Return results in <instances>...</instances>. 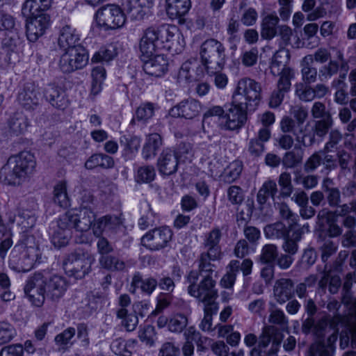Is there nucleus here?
Instances as JSON below:
<instances>
[{
  "instance_id": "obj_1",
  "label": "nucleus",
  "mask_w": 356,
  "mask_h": 356,
  "mask_svg": "<svg viewBox=\"0 0 356 356\" xmlns=\"http://www.w3.org/2000/svg\"><path fill=\"white\" fill-rule=\"evenodd\" d=\"M67 287L68 283L62 276L55 275L45 277L41 273H35L28 280L24 293L33 305L40 307L45 298L58 301L63 296Z\"/></svg>"
},
{
  "instance_id": "obj_2",
  "label": "nucleus",
  "mask_w": 356,
  "mask_h": 356,
  "mask_svg": "<svg viewBox=\"0 0 356 356\" xmlns=\"http://www.w3.org/2000/svg\"><path fill=\"white\" fill-rule=\"evenodd\" d=\"M35 167L36 161L31 152L13 155L0 170V181L6 185L19 186L32 177Z\"/></svg>"
},
{
  "instance_id": "obj_3",
  "label": "nucleus",
  "mask_w": 356,
  "mask_h": 356,
  "mask_svg": "<svg viewBox=\"0 0 356 356\" xmlns=\"http://www.w3.org/2000/svg\"><path fill=\"white\" fill-rule=\"evenodd\" d=\"M215 269L211 272L191 271L186 277L188 293L195 298L204 307L218 306L216 301L218 297V290L216 288V282L213 275L216 277Z\"/></svg>"
},
{
  "instance_id": "obj_4",
  "label": "nucleus",
  "mask_w": 356,
  "mask_h": 356,
  "mask_svg": "<svg viewBox=\"0 0 356 356\" xmlns=\"http://www.w3.org/2000/svg\"><path fill=\"white\" fill-rule=\"evenodd\" d=\"M224 44L214 38L206 40L200 46L201 63L208 74H216L224 68L227 56Z\"/></svg>"
},
{
  "instance_id": "obj_5",
  "label": "nucleus",
  "mask_w": 356,
  "mask_h": 356,
  "mask_svg": "<svg viewBox=\"0 0 356 356\" xmlns=\"http://www.w3.org/2000/svg\"><path fill=\"white\" fill-rule=\"evenodd\" d=\"M92 204H93L92 195L90 193L85 194L82 197V203L79 209L69 210L61 216L63 217L62 223H67L72 229H75L79 232L89 230L95 218Z\"/></svg>"
},
{
  "instance_id": "obj_6",
  "label": "nucleus",
  "mask_w": 356,
  "mask_h": 356,
  "mask_svg": "<svg viewBox=\"0 0 356 356\" xmlns=\"http://www.w3.org/2000/svg\"><path fill=\"white\" fill-rule=\"evenodd\" d=\"M222 237L221 230L218 227L211 229L206 236L203 243V251L198 259V268L201 272H211L216 268V262L222 257L219 245Z\"/></svg>"
},
{
  "instance_id": "obj_7",
  "label": "nucleus",
  "mask_w": 356,
  "mask_h": 356,
  "mask_svg": "<svg viewBox=\"0 0 356 356\" xmlns=\"http://www.w3.org/2000/svg\"><path fill=\"white\" fill-rule=\"evenodd\" d=\"M290 113L295 120L284 116L280 122V129L284 133H291L297 142L305 145V138L309 135L308 124L304 125L308 117L307 110L296 105L291 107Z\"/></svg>"
},
{
  "instance_id": "obj_8",
  "label": "nucleus",
  "mask_w": 356,
  "mask_h": 356,
  "mask_svg": "<svg viewBox=\"0 0 356 356\" xmlns=\"http://www.w3.org/2000/svg\"><path fill=\"white\" fill-rule=\"evenodd\" d=\"M33 238L27 237L26 243L22 242L15 245L10 253L9 265L17 272H28L31 270L37 260L38 250L35 245H29V241Z\"/></svg>"
},
{
  "instance_id": "obj_9",
  "label": "nucleus",
  "mask_w": 356,
  "mask_h": 356,
  "mask_svg": "<svg viewBox=\"0 0 356 356\" xmlns=\"http://www.w3.org/2000/svg\"><path fill=\"white\" fill-rule=\"evenodd\" d=\"M260 84L250 78L241 79L233 93V104L246 106L250 111H254L258 106L261 97Z\"/></svg>"
},
{
  "instance_id": "obj_10",
  "label": "nucleus",
  "mask_w": 356,
  "mask_h": 356,
  "mask_svg": "<svg viewBox=\"0 0 356 356\" xmlns=\"http://www.w3.org/2000/svg\"><path fill=\"white\" fill-rule=\"evenodd\" d=\"M94 261V257L88 251L76 249L65 256L63 266L70 276L82 279L91 271Z\"/></svg>"
},
{
  "instance_id": "obj_11",
  "label": "nucleus",
  "mask_w": 356,
  "mask_h": 356,
  "mask_svg": "<svg viewBox=\"0 0 356 356\" xmlns=\"http://www.w3.org/2000/svg\"><path fill=\"white\" fill-rule=\"evenodd\" d=\"M88 62V55L83 47L65 50L61 55L58 66L64 73H70L83 68Z\"/></svg>"
},
{
  "instance_id": "obj_12",
  "label": "nucleus",
  "mask_w": 356,
  "mask_h": 356,
  "mask_svg": "<svg viewBox=\"0 0 356 356\" xmlns=\"http://www.w3.org/2000/svg\"><path fill=\"white\" fill-rule=\"evenodd\" d=\"M96 20L100 26L114 29L124 25L125 17L118 6L108 5L97 10Z\"/></svg>"
},
{
  "instance_id": "obj_13",
  "label": "nucleus",
  "mask_w": 356,
  "mask_h": 356,
  "mask_svg": "<svg viewBox=\"0 0 356 356\" xmlns=\"http://www.w3.org/2000/svg\"><path fill=\"white\" fill-rule=\"evenodd\" d=\"M249 111L246 106L233 104L228 109L225 116H222L220 126L225 130L235 131L240 129L247 120V111Z\"/></svg>"
},
{
  "instance_id": "obj_14",
  "label": "nucleus",
  "mask_w": 356,
  "mask_h": 356,
  "mask_svg": "<svg viewBox=\"0 0 356 356\" xmlns=\"http://www.w3.org/2000/svg\"><path fill=\"white\" fill-rule=\"evenodd\" d=\"M172 236L171 229L167 227H162L147 232L142 237L141 243L152 251L159 250L167 245Z\"/></svg>"
},
{
  "instance_id": "obj_15",
  "label": "nucleus",
  "mask_w": 356,
  "mask_h": 356,
  "mask_svg": "<svg viewBox=\"0 0 356 356\" xmlns=\"http://www.w3.org/2000/svg\"><path fill=\"white\" fill-rule=\"evenodd\" d=\"M160 38L161 44H166V47L175 51H181L184 45L185 41L176 26L162 25L159 26Z\"/></svg>"
},
{
  "instance_id": "obj_16",
  "label": "nucleus",
  "mask_w": 356,
  "mask_h": 356,
  "mask_svg": "<svg viewBox=\"0 0 356 356\" xmlns=\"http://www.w3.org/2000/svg\"><path fill=\"white\" fill-rule=\"evenodd\" d=\"M202 110L199 101L188 98L179 102L169 111V115L173 118H183L191 120L198 116Z\"/></svg>"
},
{
  "instance_id": "obj_17",
  "label": "nucleus",
  "mask_w": 356,
  "mask_h": 356,
  "mask_svg": "<svg viewBox=\"0 0 356 356\" xmlns=\"http://www.w3.org/2000/svg\"><path fill=\"white\" fill-rule=\"evenodd\" d=\"M179 154V152H175L168 148L163 149L156 162V166L161 175L170 176L177 172Z\"/></svg>"
},
{
  "instance_id": "obj_18",
  "label": "nucleus",
  "mask_w": 356,
  "mask_h": 356,
  "mask_svg": "<svg viewBox=\"0 0 356 356\" xmlns=\"http://www.w3.org/2000/svg\"><path fill=\"white\" fill-rule=\"evenodd\" d=\"M48 15H29L26 20V36L29 41L35 42L44 35L49 24Z\"/></svg>"
},
{
  "instance_id": "obj_19",
  "label": "nucleus",
  "mask_w": 356,
  "mask_h": 356,
  "mask_svg": "<svg viewBox=\"0 0 356 356\" xmlns=\"http://www.w3.org/2000/svg\"><path fill=\"white\" fill-rule=\"evenodd\" d=\"M40 92L34 83H26L19 90L17 100L26 110H35L40 104Z\"/></svg>"
},
{
  "instance_id": "obj_20",
  "label": "nucleus",
  "mask_w": 356,
  "mask_h": 356,
  "mask_svg": "<svg viewBox=\"0 0 356 356\" xmlns=\"http://www.w3.org/2000/svg\"><path fill=\"white\" fill-rule=\"evenodd\" d=\"M159 26L146 29L140 40V50L143 56L151 57L156 52L159 42H161Z\"/></svg>"
},
{
  "instance_id": "obj_21",
  "label": "nucleus",
  "mask_w": 356,
  "mask_h": 356,
  "mask_svg": "<svg viewBox=\"0 0 356 356\" xmlns=\"http://www.w3.org/2000/svg\"><path fill=\"white\" fill-rule=\"evenodd\" d=\"M337 60H330L326 65H323L318 71V79L324 82L330 79L333 75L337 74L339 69L345 73L348 70V62L345 60L343 54L341 51L337 54Z\"/></svg>"
},
{
  "instance_id": "obj_22",
  "label": "nucleus",
  "mask_w": 356,
  "mask_h": 356,
  "mask_svg": "<svg viewBox=\"0 0 356 356\" xmlns=\"http://www.w3.org/2000/svg\"><path fill=\"white\" fill-rule=\"evenodd\" d=\"M44 97L50 104L58 109L64 110L69 104L65 92L60 87L49 83L44 89Z\"/></svg>"
},
{
  "instance_id": "obj_23",
  "label": "nucleus",
  "mask_w": 356,
  "mask_h": 356,
  "mask_svg": "<svg viewBox=\"0 0 356 356\" xmlns=\"http://www.w3.org/2000/svg\"><path fill=\"white\" fill-rule=\"evenodd\" d=\"M202 70L195 58H191L184 62L178 73V81L180 83H190L201 78Z\"/></svg>"
},
{
  "instance_id": "obj_24",
  "label": "nucleus",
  "mask_w": 356,
  "mask_h": 356,
  "mask_svg": "<svg viewBox=\"0 0 356 356\" xmlns=\"http://www.w3.org/2000/svg\"><path fill=\"white\" fill-rule=\"evenodd\" d=\"M145 62L143 70L145 72L156 77L163 76L168 70V61L163 54L156 55Z\"/></svg>"
},
{
  "instance_id": "obj_25",
  "label": "nucleus",
  "mask_w": 356,
  "mask_h": 356,
  "mask_svg": "<svg viewBox=\"0 0 356 356\" xmlns=\"http://www.w3.org/2000/svg\"><path fill=\"white\" fill-rule=\"evenodd\" d=\"M153 5L152 0H129L125 6L127 15L132 20H141Z\"/></svg>"
},
{
  "instance_id": "obj_26",
  "label": "nucleus",
  "mask_w": 356,
  "mask_h": 356,
  "mask_svg": "<svg viewBox=\"0 0 356 356\" xmlns=\"http://www.w3.org/2000/svg\"><path fill=\"white\" fill-rule=\"evenodd\" d=\"M120 218L117 216L106 215L96 220L92 227V231L97 237L104 232H115L121 225Z\"/></svg>"
},
{
  "instance_id": "obj_27",
  "label": "nucleus",
  "mask_w": 356,
  "mask_h": 356,
  "mask_svg": "<svg viewBox=\"0 0 356 356\" xmlns=\"http://www.w3.org/2000/svg\"><path fill=\"white\" fill-rule=\"evenodd\" d=\"M275 298L280 304L289 300L293 295V282L291 279L281 278L277 280L273 287Z\"/></svg>"
},
{
  "instance_id": "obj_28",
  "label": "nucleus",
  "mask_w": 356,
  "mask_h": 356,
  "mask_svg": "<svg viewBox=\"0 0 356 356\" xmlns=\"http://www.w3.org/2000/svg\"><path fill=\"white\" fill-rule=\"evenodd\" d=\"M79 36L74 29L69 25H65L61 29L58 44L63 51L72 48L83 47L79 44Z\"/></svg>"
},
{
  "instance_id": "obj_29",
  "label": "nucleus",
  "mask_w": 356,
  "mask_h": 356,
  "mask_svg": "<svg viewBox=\"0 0 356 356\" xmlns=\"http://www.w3.org/2000/svg\"><path fill=\"white\" fill-rule=\"evenodd\" d=\"M280 18L273 13L264 16L261 22V37L264 40H271L277 35Z\"/></svg>"
},
{
  "instance_id": "obj_30",
  "label": "nucleus",
  "mask_w": 356,
  "mask_h": 356,
  "mask_svg": "<svg viewBox=\"0 0 356 356\" xmlns=\"http://www.w3.org/2000/svg\"><path fill=\"white\" fill-rule=\"evenodd\" d=\"M63 217L58 220L57 228L51 235V242L56 248H61L68 244L72 236V228L67 223L63 222Z\"/></svg>"
},
{
  "instance_id": "obj_31",
  "label": "nucleus",
  "mask_w": 356,
  "mask_h": 356,
  "mask_svg": "<svg viewBox=\"0 0 356 356\" xmlns=\"http://www.w3.org/2000/svg\"><path fill=\"white\" fill-rule=\"evenodd\" d=\"M52 0H26L22 6L24 15H47V11L51 6Z\"/></svg>"
},
{
  "instance_id": "obj_32",
  "label": "nucleus",
  "mask_w": 356,
  "mask_h": 356,
  "mask_svg": "<svg viewBox=\"0 0 356 356\" xmlns=\"http://www.w3.org/2000/svg\"><path fill=\"white\" fill-rule=\"evenodd\" d=\"M166 12L172 19L185 15L191 8L190 0H165Z\"/></svg>"
},
{
  "instance_id": "obj_33",
  "label": "nucleus",
  "mask_w": 356,
  "mask_h": 356,
  "mask_svg": "<svg viewBox=\"0 0 356 356\" xmlns=\"http://www.w3.org/2000/svg\"><path fill=\"white\" fill-rule=\"evenodd\" d=\"M163 145L161 136L157 133L149 134L142 149V155L145 160H148L156 154V152Z\"/></svg>"
},
{
  "instance_id": "obj_34",
  "label": "nucleus",
  "mask_w": 356,
  "mask_h": 356,
  "mask_svg": "<svg viewBox=\"0 0 356 356\" xmlns=\"http://www.w3.org/2000/svg\"><path fill=\"white\" fill-rule=\"evenodd\" d=\"M99 264L102 268L111 272L123 271L127 268L125 261L121 257L113 254L99 257Z\"/></svg>"
},
{
  "instance_id": "obj_35",
  "label": "nucleus",
  "mask_w": 356,
  "mask_h": 356,
  "mask_svg": "<svg viewBox=\"0 0 356 356\" xmlns=\"http://www.w3.org/2000/svg\"><path fill=\"white\" fill-rule=\"evenodd\" d=\"M115 161L113 157L105 154H94L85 163L86 168L92 170L95 168L110 169L114 167Z\"/></svg>"
},
{
  "instance_id": "obj_36",
  "label": "nucleus",
  "mask_w": 356,
  "mask_h": 356,
  "mask_svg": "<svg viewBox=\"0 0 356 356\" xmlns=\"http://www.w3.org/2000/svg\"><path fill=\"white\" fill-rule=\"evenodd\" d=\"M290 54L286 49H279L273 55L270 69L273 75L280 74L284 68H290L286 66L289 61Z\"/></svg>"
},
{
  "instance_id": "obj_37",
  "label": "nucleus",
  "mask_w": 356,
  "mask_h": 356,
  "mask_svg": "<svg viewBox=\"0 0 356 356\" xmlns=\"http://www.w3.org/2000/svg\"><path fill=\"white\" fill-rule=\"evenodd\" d=\"M8 124L10 131L13 134L18 136L27 130L29 120L22 113H17L10 118Z\"/></svg>"
},
{
  "instance_id": "obj_38",
  "label": "nucleus",
  "mask_w": 356,
  "mask_h": 356,
  "mask_svg": "<svg viewBox=\"0 0 356 356\" xmlns=\"http://www.w3.org/2000/svg\"><path fill=\"white\" fill-rule=\"evenodd\" d=\"M17 221V223L21 224L25 229L32 228L36 221V218L34 212L29 210L19 209L17 211V216H13L10 214L9 216V221L14 222Z\"/></svg>"
},
{
  "instance_id": "obj_39",
  "label": "nucleus",
  "mask_w": 356,
  "mask_h": 356,
  "mask_svg": "<svg viewBox=\"0 0 356 356\" xmlns=\"http://www.w3.org/2000/svg\"><path fill=\"white\" fill-rule=\"evenodd\" d=\"M277 193V184L273 180H267L265 181L257 195V200L261 205L264 204L269 197L274 200L275 195Z\"/></svg>"
},
{
  "instance_id": "obj_40",
  "label": "nucleus",
  "mask_w": 356,
  "mask_h": 356,
  "mask_svg": "<svg viewBox=\"0 0 356 356\" xmlns=\"http://www.w3.org/2000/svg\"><path fill=\"white\" fill-rule=\"evenodd\" d=\"M301 74L302 80L305 83L310 84L314 83L318 75L316 67L313 66L312 58L305 56L301 63Z\"/></svg>"
},
{
  "instance_id": "obj_41",
  "label": "nucleus",
  "mask_w": 356,
  "mask_h": 356,
  "mask_svg": "<svg viewBox=\"0 0 356 356\" xmlns=\"http://www.w3.org/2000/svg\"><path fill=\"white\" fill-rule=\"evenodd\" d=\"M158 281L152 277L143 279L139 273H136L132 277L131 285L140 288L143 292L150 295L156 289Z\"/></svg>"
},
{
  "instance_id": "obj_42",
  "label": "nucleus",
  "mask_w": 356,
  "mask_h": 356,
  "mask_svg": "<svg viewBox=\"0 0 356 356\" xmlns=\"http://www.w3.org/2000/svg\"><path fill=\"white\" fill-rule=\"evenodd\" d=\"M156 177V170L153 165H142L135 172L134 179L138 184H148L153 181Z\"/></svg>"
},
{
  "instance_id": "obj_43",
  "label": "nucleus",
  "mask_w": 356,
  "mask_h": 356,
  "mask_svg": "<svg viewBox=\"0 0 356 356\" xmlns=\"http://www.w3.org/2000/svg\"><path fill=\"white\" fill-rule=\"evenodd\" d=\"M264 232L266 237L269 238H284L289 234V230L284 223L277 222L266 225Z\"/></svg>"
},
{
  "instance_id": "obj_44",
  "label": "nucleus",
  "mask_w": 356,
  "mask_h": 356,
  "mask_svg": "<svg viewBox=\"0 0 356 356\" xmlns=\"http://www.w3.org/2000/svg\"><path fill=\"white\" fill-rule=\"evenodd\" d=\"M240 262L237 260H232L228 266L227 273L222 277L220 281L221 285L227 289L232 288L236 280V273L239 270Z\"/></svg>"
},
{
  "instance_id": "obj_45",
  "label": "nucleus",
  "mask_w": 356,
  "mask_h": 356,
  "mask_svg": "<svg viewBox=\"0 0 356 356\" xmlns=\"http://www.w3.org/2000/svg\"><path fill=\"white\" fill-rule=\"evenodd\" d=\"M243 170V163L238 160L230 163L225 170L223 178L227 183H232L239 178Z\"/></svg>"
},
{
  "instance_id": "obj_46",
  "label": "nucleus",
  "mask_w": 356,
  "mask_h": 356,
  "mask_svg": "<svg viewBox=\"0 0 356 356\" xmlns=\"http://www.w3.org/2000/svg\"><path fill=\"white\" fill-rule=\"evenodd\" d=\"M117 54V48L115 45L111 44L96 52L92 58V61L108 62L113 60Z\"/></svg>"
},
{
  "instance_id": "obj_47",
  "label": "nucleus",
  "mask_w": 356,
  "mask_h": 356,
  "mask_svg": "<svg viewBox=\"0 0 356 356\" xmlns=\"http://www.w3.org/2000/svg\"><path fill=\"white\" fill-rule=\"evenodd\" d=\"M187 325V316L182 314H176L169 318L168 330L171 332L181 333Z\"/></svg>"
},
{
  "instance_id": "obj_48",
  "label": "nucleus",
  "mask_w": 356,
  "mask_h": 356,
  "mask_svg": "<svg viewBox=\"0 0 356 356\" xmlns=\"http://www.w3.org/2000/svg\"><path fill=\"white\" fill-rule=\"evenodd\" d=\"M54 201L62 207H65L68 205L69 199L67 194L66 183L65 181H60L55 186L54 190Z\"/></svg>"
},
{
  "instance_id": "obj_49",
  "label": "nucleus",
  "mask_w": 356,
  "mask_h": 356,
  "mask_svg": "<svg viewBox=\"0 0 356 356\" xmlns=\"http://www.w3.org/2000/svg\"><path fill=\"white\" fill-rule=\"evenodd\" d=\"M292 35L293 30L288 25L281 24L278 26L276 36L280 49H285L291 43Z\"/></svg>"
},
{
  "instance_id": "obj_50",
  "label": "nucleus",
  "mask_w": 356,
  "mask_h": 356,
  "mask_svg": "<svg viewBox=\"0 0 356 356\" xmlns=\"http://www.w3.org/2000/svg\"><path fill=\"white\" fill-rule=\"evenodd\" d=\"M278 184L281 188L280 195L282 197H290L293 191L291 174L288 172H282L279 176Z\"/></svg>"
},
{
  "instance_id": "obj_51",
  "label": "nucleus",
  "mask_w": 356,
  "mask_h": 356,
  "mask_svg": "<svg viewBox=\"0 0 356 356\" xmlns=\"http://www.w3.org/2000/svg\"><path fill=\"white\" fill-rule=\"evenodd\" d=\"M204 318L200 324V327L202 331H213L212 327V316L216 314L218 310V306L215 307H203Z\"/></svg>"
},
{
  "instance_id": "obj_52",
  "label": "nucleus",
  "mask_w": 356,
  "mask_h": 356,
  "mask_svg": "<svg viewBox=\"0 0 356 356\" xmlns=\"http://www.w3.org/2000/svg\"><path fill=\"white\" fill-rule=\"evenodd\" d=\"M278 75L280 78L277 84V89L288 92L291 85V80L294 76L293 70L291 68H284Z\"/></svg>"
},
{
  "instance_id": "obj_53",
  "label": "nucleus",
  "mask_w": 356,
  "mask_h": 356,
  "mask_svg": "<svg viewBox=\"0 0 356 356\" xmlns=\"http://www.w3.org/2000/svg\"><path fill=\"white\" fill-rule=\"evenodd\" d=\"M91 76L92 78V92L97 93L101 85L106 77V70L104 67L99 65L94 67L92 70Z\"/></svg>"
},
{
  "instance_id": "obj_54",
  "label": "nucleus",
  "mask_w": 356,
  "mask_h": 356,
  "mask_svg": "<svg viewBox=\"0 0 356 356\" xmlns=\"http://www.w3.org/2000/svg\"><path fill=\"white\" fill-rule=\"evenodd\" d=\"M294 181L297 184H302L305 189H312L318 184V177L314 175L304 176L300 172H294Z\"/></svg>"
},
{
  "instance_id": "obj_55",
  "label": "nucleus",
  "mask_w": 356,
  "mask_h": 356,
  "mask_svg": "<svg viewBox=\"0 0 356 356\" xmlns=\"http://www.w3.org/2000/svg\"><path fill=\"white\" fill-rule=\"evenodd\" d=\"M277 254V246L273 244H267L261 249L259 260L262 264H271L275 260Z\"/></svg>"
},
{
  "instance_id": "obj_56",
  "label": "nucleus",
  "mask_w": 356,
  "mask_h": 356,
  "mask_svg": "<svg viewBox=\"0 0 356 356\" xmlns=\"http://www.w3.org/2000/svg\"><path fill=\"white\" fill-rule=\"evenodd\" d=\"M332 124L333 120L331 115H327L326 118L316 121L314 129V134L318 137L325 136Z\"/></svg>"
},
{
  "instance_id": "obj_57",
  "label": "nucleus",
  "mask_w": 356,
  "mask_h": 356,
  "mask_svg": "<svg viewBox=\"0 0 356 356\" xmlns=\"http://www.w3.org/2000/svg\"><path fill=\"white\" fill-rule=\"evenodd\" d=\"M154 113V104L147 102L141 104L136 111V119L138 121H147Z\"/></svg>"
},
{
  "instance_id": "obj_58",
  "label": "nucleus",
  "mask_w": 356,
  "mask_h": 356,
  "mask_svg": "<svg viewBox=\"0 0 356 356\" xmlns=\"http://www.w3.org/2000/svg\"><path fill=\"white\" fill-rule=\"evenodd\" d=\"M8 31V33L2 40V47L8 51H13L19 42V38L15 29Z\"/></svg>"
},
{
  "instance_id": "obj_59",
  "label": "nucleus",
  "mask_w": 356,
  "mask_h": 356,
  "mask_svg": "<svg viewBox=\"0 0 356 356\" xmlns=\"http://www.w3.org/2000/svg\"><path fill=\"white\" fill-rule=\"evenodd\" d=\"M325 326L326 323L325 322H318L316 324L312 318H307L302 323V330L304 333L308 334L313 329L315 334L318 337H320L321 335L322 330L325 327Z\"/></svg>"
},
{
  "instance_id": "obj_60",
  "label": "nucleus",
  "mask_w": 356,
  "mask_h": 356,
  "mask_svg": "<svg viewBox=\"0 0 356 356\" xmlns=\"http://www.w3.org/2000/svg\"><path fill=\"white\" fill-rule=\"evenodd\" d=\"M302 161V156L300 153L290 151L285 153L282 159V164L286 168H293L300 164Z\"/></svg>"
},
{
  "instance_id": "obj_61",
  "label": "nucleus",
  "mask_w": 356,
  "mask_h": 356,
  "mask_svg": "<svg viewBox=\"0 0 356 356\" xmlns=\"http://www.w3.org/2000/svg\"><path fill=\"white\" fill-rule=\"evenodd\" d=\"M15 335L14 327L6 322L0 323V345L8 343Z\"/></svg>"
},
{
  "instance_id": "obj_62",
  "label": "nucleus",
  "mask_w": 356,
  "mask_h": 356,
  "mask_svg": "<svg viewBox=\"0 0 356 356\" xmlns=\"http://www.w3.org/2000/svg\"><path fill=\"white\" fill-rule=\"evenodd\" d=\"M138 337L140 340L148 346L154 343L156 338L155 329L152 325H147L139 331Z\"/></svg>"
},
{
  "instance_id": "obj_63",
  "label": "nucleus",
  "mask_w": 356,
  "mask_h": 356,
  "mask_svg": "<svg viewBox=\"0 0 356 356\" xmlns=\"http://www.w3.org/2000/svg\"><path fill=\"white\" fill-rule=\"evenodd\" d=\"M76 330L74 327H68L55 337V342L58 346L72 345L71 339L74 337Z\"/></svg>"
},
{
  "instance_id": "obj_64",
  "label": "nucleus",
  "mask_w": 356,
  "mask_h": 356,
  "mask_svg": "<svg viewBox=\"0 0 356 356\" xmlns=\"http://www.w3.org/2000/svg\"><path fill=\"white\" fill-rule=\"evenodd\" d=\"M258 19V13L254 8H248L244 10L241 17V22L244 26H254Z\"/></svg>"
}]
</instances>
